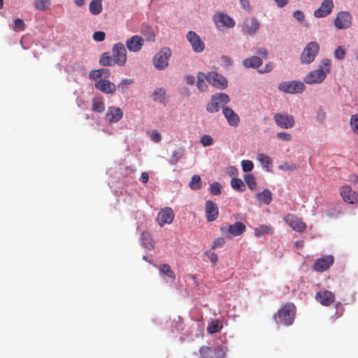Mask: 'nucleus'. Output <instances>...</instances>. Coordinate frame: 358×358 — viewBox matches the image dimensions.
<instances>
[{
  "instance_id": "obj_42",
  "label": "nucleus",
  "mask_w": 358,
  "mask_h": 358,
  "mask_svg": "<svg viewBox=\"0 0 358 358\" xmlns=\"http://www.w3.org/2000/svg\"><path fill=\"white\" fill-rule=\"evenodd\" d=\"M92 110L94 112L101 113L105 110V103L99 99H94L92 101Z\"/></svg>"
},
{
  "instance_id": "obj_27",
  "label": "nucleus",
  "mask_w": 358,
  "mask_h": 358,
  "mask_svg": "<svg viewBox=\"0 0 358 358\" xmlns=\"http://www.w3.org/2000/svg\"><path fill=\"white\" fill-rule=\"evenodd\" d=\"M256 198L258 201L268 205L272 201V193L269 189H265L262 192H257Z\"/></svg>"
},
{
  "instance_id": "obj_32",
  "label": "nucleus",
  "mask_w": 358,
  "mask_h": 358,
  "mask_svg": "<svg viewBox=\"0 0 358 358\" xmlns=\"http://www.w3.org/2000/svg\"><path fill=\"white\" fill-rule=\"evenodd\" d=\"M205 80H207L206 75L202 72L198 73L196 87L200 92H205L207 90L208 85Z\"/></svg>"
},
{
  "instance_id": "obj_11",
  "label": "nucleus",
  "mask_w": 358,
  "mask_h": 358,
  "mask_svg": "<svg viewBox=\"0 0 358 358\" xmlns=\"http://www.w3.org/2000/svg\"><path fill=\"white\" fill-rule=\"evenodd\" d=\"M334 262L332 255H324L315 261L313 268L318 272H324L329 269Z\"/></svg>"
},
{
  "instance_id": "obj_29",
  "label": "nucleus",
  "mask_w": 358,
  "mask_h": 358,
  "mask_svg": "<svg viewBox=\"0 0 358 358\" xmlns=\"http://www.w3.org/2000/svg\"><path fill=\"white\" fill-rule=\"evenodd\" d=\"M159 274L162 276H166L171 281L176 278L175 273L171 270L170 266L167 264H162L158 266Z\"/></svg>"
},
{
  "instance_id": "obj_56",
  "label": "nucleus",
  "mask_w": 358,
  "mask_h": 358,
  "mask_svg": "<svg viewBox=\"0 0 358 358\" xmlns=\"http://www.w3.org/2000/svg\"><path fill=\"white\" fill-rule=\"evenodd\" d=\"M277 136L280 139L287 141H290L292 138L291 135L286 132H280L277 134Z\"/></svg>"
},
{
  "instance_id": "obj_4",
  "label": "nucleus",
  "mask_w": 358,
  "mask_h": 358,
  "mask_svg": "<svg viewBox=\"0 0 358 358\" xmlns=\"http://www.w3.org/2000/svg\"><path fill=\"white\" fill-rule=\"evenodd\" d=\"M320 50V45L315 41L308 43L300 56V59L303 64H310L315 59Z\"/></svg>"
},
{
  "instance_id": "obj_51",
  "label": "nucleus",
  "mask_w": 358,
  "mask_h": 358,
  "mask_svg": "<svg viewBox=\"0 0 358 358\" xmlns=\"http://www.w3.org/2000/svg\"><path fill=\"white\" fill-rule=\"evenodd\" d=\"M34 7L38 10H43L50 7V1H34Z\"/></svg>"
},
{
  "instance_id": "obj_13",
  "label": "nucleus",
  "mask_w": 358,
  "mask_h": 358,
  "mask_svg": "<svg viewBox=\"0 0 358 358\" xmlns=\"http://www.w3.org/2000/svg\"><path fill=\"white\" fill-rule=\"evenodd\" d=\"M206 77L207 81L217 88L224 89L227 86V81L226 78L217 72H209L206 74Z\"/></svg>"
},
{
  "instance_id": "obj_26",
  "label": "nucleus",
  "mask_w": 358,
  "mask_h": 358,
  "mask_svg": "<svg viewBox=\"0 0 358 358\" xmlns=\"http://www.w3.org/2000/svg\"><path fill=\"white\" fill-rule=\"evenodd\" d=\"M333 7V1H323L321 6L315 11L314 15L316 17L327 16L331 13Z\"/></svg>"
},
{
  "instance_id": "obj_49",
  "label": "nucleus",
  "mask_w": 358,
  "mask_h": 358,
  "mask_svg": "<svg viewBox=\"0 0 358 358\" xmlns=\"http://www.w3.org/2000/svg\"><path fill=\"white\" fill-rule=\"evenodd\" d=\"M210 192L213 195H219L221 193V185L217 182H215L213 184L210 185L209 188Z\"/></svg>"
},
{
  "instance_id": "obj_18",
  "label": "nucleus",
  "mask_w": 358,
  "mask_h": 358,
  "mask_svg": "<svg viewBox=\"0 0 358 358\" xmlns=\"http://www.w3.org/2000/svg\"><path fill=\"white\" fill-rule=\"evenodd\" d=\"M260 24L255 18H247L243 23L241 30L242 31L248 35H254L259 29Z\"/></svg>"
},
{
  "instance_id": "obj_33",
  "label": "nucleus",
  "mask_w": 358,
  "mask_h": 358,
  "mask_svg": "<svg viewBox=\"0 0 358 358\" xmlns=\"http://www.w3.org/2000/svg\"><path fill=\"white\" fill-rule=\"evenodd\" d=\"M223 327L222 322L220 320L212 321L207 327V331L210 334L219 332Z\"/></svg>"
},
{
  "instance_id": "obj_41",
  "label": "nucleus",
  "mask_w": 358,
  "mask_h": 358,
  "mask_svg": "<svg viewBox=\"0 0 358 358\" xmlns=\"http://www.w3.org/2000/svg\"><path fill=\"white\" fill-rule=\"evenodd\" d=\"M89 8L92 15H98L102 11L101 1H90Z\"/></svg>"
},
{
  "instance_id": "obj_8",
  "label": "nucleus",
  "mask_w": 358,
  "mask_h": 358,
  "mask_svg": "<svg viewBox=\"0 0 358 358\" xmlns=\"http://www.w3.org/2000/svg\"><path fill=\"white\" fill-rule=\"evenodd\" d=\"M213 20L215 25L220 30L225 28H232L235 26L234 20L227 14L222 13L215 14Z\"/></svg>"
},
{
  "instance_id": "obj_20",
  "label": "nucleus",
  "mask_w": 358,
  "mask_h": 358,
  "mask_svg": "<svg viewBox=\"0 0 358 358\" xmlns=\"http://www.w3.org/2000/svg\"><path fill=\"white\" fill-rule=\"evenodd\" d=\"M123 117V111L121 108L115 106L108 108L105 119L109 123H116Z\"/></svg>"
},
{
  "instance_id": "obj_64",
  "label": "nucleus",
  "mask_w": 358,
  "mask_h": 358,
  "mask_svg": "<svg viewBox=\"0 0 358 358\" xmlns=\"http://www.w3.org/2000/svg\"><path fill=\"white\" fill-rule=\"evenodd\" d=\"M186 82L187 83H188L189 85H193L194 83V77L192 76H188L186 77Z\"/></svg>"
},
{
  "instance_id": "obj_25",
  "label": "nucleus",
  "mask_w": 358,
  "mask_h": 358,
  "mask_svg": "<svg viewBox=\"0 0 358 358\" xmlns=\"http://www.w3.org/2000/svg\"><path fill=\"white\" fill-rule=\"evenodd\" d=\"M144 40L141 36H133L126 41V45L129 51L138 52L143 45Z\"/></svg>"
},
{
  "instance_id": "obj_12",
  "label": "nucleus",
  "mask_w": 358,
  "mask_h": 358,
  "mask_svg": "<svg viewBox=\"0 0 358 358\" xmlns=\"http://www.w3.org/2000/svg\"><path fill=\"white\" fill-rule=\"evenodd\" d=\"M334 24L339 29L349 28L352 24V16L350 13L345 11L339 12L334 20Z\"/></svg>"
},
{
  "instance_id": "obj_43",
  "label": "nucleus",
  "mask_w": 358,
  "mask_h": 358,
  "mask_svg": "<svg viewBox=\"0 0 358 358\" xmlns=\"http://www.w3.org/2000/svg\"><path fill=\"white\" fill-rule=\"evenodd\" d=\"M346 54V50L344 46H338L334 51V57L338 60L344 59Z\"/></svg>"
},
{
  "instance_id": "obj_6",
  "label": "nucleus",
  "mask_w": 358,
  "mask_h": 358,
  "mask_svg": "<svg viewBox=\"0 0 358 358\" xmlns=\"http://www.w3.org/2000/svg\"><path fill=\"white\" fill-rule=\"evenodd\" d=\"M246 230L245 225L241 222H236L228 227H222L220 231L226 238H230L232 236H239Z\"/></svg>"
},
{
  "instance_id": "obj_50",
  "label": "nucleus",
  "mask_w": 358,
  "mask_h": 358,
  "mask_svg": "<svg viewBox=\"0 0 358 358\" xmlns=\"http://www.w3.org/2000/svg\"><path fill=\"white\" fill-rule=\"evenodd\" d=\"M278 169L282 171H293L297 169V166L295 164L285 162L279 165Z\"/></svg>"
},
{
  "instance_id": "obj_1",
  "label": "nucleus",
  "mask_w": 358,
  "mask_h": 358,
  "mask_svg": "<svg viewBox=\"0 0 358 358\" xmlns=\"http://www.w3.org/2000/svg\"><path fill=\"white\" fill-rule=\"evenodd\" d=\"M296 306L292 303H287L274 315L277 322L283 324L285 326H290L294 321L296 316Z\"/></svg>"
},
{
  "instance_id": "obj_44",
  "label": "nucleus",
  "mask_w": 358,
  "mask_h": 358,
  "mask_svg": "<svg viewBox=\"0 0 358 358\" xmlns=\"http://www.w3.org/2000/svg\"><path fill=\"white\" fill-rule=\"evenodd\" d=\"M350 124L353 132L358 134V114L352 115L351 116Z\"/></svg>"
},
{
  "instance_id": "obj_46",
  "label": "nucleus",
  "mask_w": 358,
  "mask_h": 358,
  "mask_svg": "<svg viewBox=\"0 0 358 358\" xmlns=\"http://www.w3.org/2000/svg\"><path fill=\"white\" fill-rule=\"evenodd\" d=\"M134 83V80L132 79H123L121 83L117 85V89L119 91H120L122 93L125 92L127 90V86L132 84Z\"/></svg>"
},
{
  "instance_id": "obj_52",
  "label": "nucleus",
  "mask_w": 358,
  "mask_h": 358,
  "mask_svg": "<svg viewBox=\"0 0 358 358\" xmlns=\"http://www.w3.org/2000/svg\"><path fill=\"white\" fill-rule=\"evenodd\" d=\"M331 62L329 59H324L322 62V66L320 69H322L326 72V75L331 71Z\"/></svg>"
},
{
  "instance_id": "obj_54",
  "label": "nucleus",
  "mask_w": 358,
  "mask_h": 358,
  "mask_svg": "<svg viewBox=\"0 0 358 358\" xmlns=\"http://www.w3.org/2000/svg\"><path fill=\"white\" fill-rule=\"evenodd\" d=\"M225 244V240L223 237H218L215 238L213 241V244L212 245V249H215L217 248H221Z\"/></svg>"
},
{
  "instance_id": "obj_17",
  "label": "nucleus",
  "mask_w": 358,
  "mask_h": 358,
  "mask_svg": "<svg viewBox=\"0 0 358 358\" xmlns=\"http://www.w3.org/2000/svg\"><path fill=\"white\" fill-rule=\"evenodd\" d=\"M273 120L275 124L282 129L292 128L294 124V117L289 115L276 113L273 117Z\"/></svg>"
},
{
  "instance_id": "obj_2",
  "label": "nucleus",
  "mask_w": 358,
  "mask_h": 358,
  "mask_svg": "<svg viewBox=\"0 0 358 358\" xmlns=\"http://www.w3.org/2000/svg\"><path fill=\"white\" fill-rule=\"evenodd\" d=\"M229 101V96L225 93L215 94L211 96L210 102L206 106V110L210 113L218 112L220 108H224V106Z\"/></svg>"
},
{
  "instance_id": "obj_28",
  "label": "nucleus",
  "mask_w": 358,
  "mask_h": 358,
  "mask_svg": "<svg viewBox=\"0 0 358 358\" xmlns=\"http://www.w3.org/2000/svg\"><path fill=\"white\" fill-rule=\"evenodd\" d=\"M243 64L245 68L258 69L262 64V59L259 57L252 56L244 59Z\"/></svg>"
},
{
  "instance_id": "obj_57",
  "label": "nucleus",
  "mask_w": 358,
  "mask_h": 358,
  "mask_svg": "<svg viewBox=\"0 0 358 358\" xmlns=\"http://www.w3.org/2000/svg\"><path fill=\"white\" fill-rule=\"evenodd\" d=\"M150 137L155 142H159L161 140V135L157 131H152Z\"/></svg>"
},
{
  "instance_id": "obj_21",
  "label": "nucleus",
  "mask_w": 358,
  "mask_h": 358,
  "mask_svg": "<svg viewBox=\"0 0 358 358\" xmlns=\"http://www.w3.org/2000/svg\"><path fill=\"white\" fill-rule=\"evenodd\" d=\"M173 220L174 213L171 208H165L158 213L157 220L160 227L171 224Z\"/></svg>"
},
{
  "instance_id": "obj_61",
  "label": "nucleus",
  "mask_w": 358,
  "mask_h": 358,
  "mask_svg": "<svg viewBox=\"0 0 358 358\" xmlns=\"http://www.w3.org/2000/svg\"><path fill=\"white\" fill-rule=\"evenodd\" d=\"M256 53L262 56L264 59H266L267 57V51L265 48L258 49Z\"/></svg>"
},
{
  "instance_id": "obj_3",
  "label": "nucleus",
  "mask_w": 358,
  "mask_h": 358,
  "mask_svg": "<svg viewBox=\"0 0 358 358\" xmlns=\"http://www.w3.org/2000/svg\"><path fill=\"white\" fill-rule=\"evenodd\" d=\"M171 55L169 48H162L153 57L152 64L157 70H164L169 66V59Z\"/></svg>"
},
{
  "instance_id": "obj_53",
  "label": "nucleus",
  "mask_w": 358,
  "mask_h": 358,
  "mask_svg": "<svg viewBox=\"0 0 358 358\" xmlns=\"http://www.w3.org/2000/svg\"><path fill=\"white\" fill-rule=\"evenodd\" d=\"M201 143L203 146H210L213 143V138L209 135H203L201 138Z\"/></svg>"
},
{
  "instance_id": "obj_23",
  "label": "nucleus",
  "mask_w": 358,
  "mask_h": 358,
  "mask_svg": "<svg viewBox=\"0 0 358 358\" xmlns=\"http://www.w3.org/2000/svg\"><path fill=\"white\" fill-rule=\"evenodd\" d=\"M95 87L105 94H113L117 90L116 85L106 79H100L94 84Z\"/></svg>"
},
{
  "instance_id": "obj_30",
  "label": "nucleus",
  "mask_w": 358,
  "mask_h": 358,
  "mask_svg": "<svg viewBox=\"0 0 358 358\" xmlns=\"http://www.w3.org/2000/svg\"><path fill=\"white\" fill-rule=\"evenodd\" d=\"M141 243L143 246L147 250H152L154 249L155 245L153 243V240L150 234L148 231H143L141 233Z\"/></svg>"
},
{
  "instance_id": "obj_34",
  "label": "nucleus",
  "mask_w": 358,
  "mask_h": 358,
  "mask_svg": "<svg viewBox=\"0 0 358 358\" xmlns=\"http://www.w3.org/2000/svg\"><path fill=\"white\" fill-rule=\"evenodd\" d=\"M257 159L264 168H266L267 171L269 170V166L272 164V160L269 157L265 154L259 153L257 155Z\"/></svg>"
},
{
  "instance_id": "obj_39",
  "label": "nucleus",
  "mask_w": 358,
  "mask_h": 358,
  "mask_svg": "<svg viewBox=\"0 0 358 358\" xmlns=\"http://www.w3.org/2000/svg\"><path fill=\"white\" fill-rule=\"evenodd\" d=\"M183 155L184 150L182 148L178 149L177 150L173 152L169 159L170 164L173 165L176 164L178 162V161L182 158Z\"/></svg>"
},
{
  "instance_id": "obj_15",
  "label": "nucleus",
  "mask_w": 358,
  "mask_h": 358,
  "mask_svg": "<svg viewBox=\"0 0 358 358\" xmlns=\"http://www.w3.org/2000/svg\"><path fill=\"white\" fill-rule=\"evenodd\" d=\"M284 220L292 229L298 232H302L306 228V224L292 214L286 215L284 217Z\"/></svg>"
},
{
  "instance_id": "obj_9",
  "label": "nucleus",
  "mask_w": 358,
  "mask_h": 358,
  "mask_svg": "<svg viewBox=\"0 0 358 358\" xmlns=\"http://www.w3.org/2000/svg\"><path fill=\"white\" fill-rule=\"evenodd\" d=\"M112 52L116 64L121 66H124L127 62V50L124 44L122 43L115 44Z\"/></svg>"
},
{
  "instance_id": "obj_16",
  "label": "nucleus",
  "mask_w": 358,
  "mask_h": 358,
  "mask_svg": "<svg viewBox=\"0 0 358 358\" xmlns=\"http://www.w3.org/2000/svg\"><path fill=\"white\" fill-rule=\"evenodd\" d=\"M186 37L194 52H201L204 50V43L201 39L200 36L194 31H189L187 34Z\"/></svg>"
},
{
  "instance_id": "obj_47",
  "label": "nucleus",
  "mask_w": 358,
  "mask_h": 358,
  "mask_svg": "<svg viewBox=\"0 0 358 358\" xmlns=\"http://www.w3.org/2000/svg\"><path fill=\"white\" fill-rule=\"evenodd\" d=\"M25 24L22 19L17 18L14 20V25L13 27V29L15 31H20L24 30Z\"/></svg>"
},
{
  "instance_id": "obj_14",
  "label": "nucleus",
  "mask_w": 358,
  "mask_h": 358,
  "mask_svg": "<svg viewBox=\"0 0 358 358\" xmlns=\"http://www.w3.org/2000/svg\"><path fill=\"white\" fill-rule=\"evenodd\" d=\"M340 194L346 203L354 204L358 203V192L352 191L349 185H345L340 189Z\"/></svg>"
},
{
  "instance_id": "obj_36",
  "label": "nucleus",
  "mask_w": 358,
  "mask_h": 358,
  "mask_svg": "<svg viewBox=\"0 0 358 358\" xmlns=\"http://www.w3.org/2000/svg\"><path fill=\"white\" fill-rule=\"evenodd\" d=\"M99 63L101 65L105 66H113L116 64V62H115L113 56H110L108 52H105L102 55L101 57L99 59Z\"/></svg>"
},
{
  "instance_id": "obj_38",
  "label": "nucleus",
  "mask_w": 358,
  "mask_h": 358,
  "mask_svg": "<svg viewBox=\"0 0 358 358\" xmlns=\"http://www.w3.org/2000/svg\"><path fill=\"white\" fill-rule=\"evenodd\" d=\"M231 187L239 192H244L246 189L245 185L243 180L238 178H232L231 180Z\"/></svg>"
},
{
  "instance_id": "obj_60",
  "label": "nucleus",
  "mask_w": 358,
  "mask_h": 358,
  "mask_svg": "<svg viewBox=\"0 0 358 358\" xmlns=\"http://www.w3.org/2000/svg\"><path fill=\"white\" fill-rule=\"evenodd\" d=\"M273 69V65L271 64H268L265 66L264 69H259V72L261 73L270 72Z\"/></svg>"
},
{
  "instance_id": "obj_35",
  "label": "nucleus",
  "mask_w": 358,
  "mask_h": 358,
  "mask_svg": "<svg viewBox=\"0 0 358 358\" xmlns=\"http://www.w3.org/2000/svg\"><path fill=\"white\" fill-rule=\"evenodd\" d=\"M153 100L159 103H164L166 96V92L164 88H158L153 92Z\"/></svg>"
},
{
  "instance_id": "obj_19",
  "label": "nucleus",
  "mask_w": 358,
  "mask_h": 358,
  "mask_svg": "<svg viewBox=\"0 0 358 358\" xmlns=\"http://www.w3.org/2000/svg\"><path fill=\"white\" fill-rule=\"evenodd\" d=\"M315 298L324 306H329L335 302L334 294L326 289L317 292Z\"/></svg>"
},
{
  "instance_id": "obj_40",
  "label": "nucleus",
  "mask_w": 358,
  "mask_h": 358,
  "mask_svg": "<svg viewBox=\"0 0 358 358\" xmlns=\"http://www.w3.org/2000/svg\"><path fill=\"white\" fill-rule=\"evenodd\" d=\"M202 185L201 177L198 175H194L189 182V187L193 190L200 189Z\"/></svg>"
},
{
  "instance_id": "obj_62",
  "label": "nucleus",
  "mask_w": 358,
  "mask_h": 358,
  "mask_svg": "<svg viewBox=\"0 0 358 358\" xmlns=\"http://www.w3.org/2000/svg\"><path fill=\"white\" fill-rule=\"evenodd\" d=\"M209 259L210 261L213 263V264L215 265L217 262L218 257L215 253L213 252L209 255Z\"/></svg>"
},
{
  "instance_id": "obj_24",
  "label": "nucleus",
  "mask_w": 358,
  "mask_h": 358,
  "mask_svg": "<svg viewBox=\"0 0 358 358\" xmlns=\"http://www.w3.org/2000/svg\"><path fill=\"white\" fill-rule=\"evenodd\" d=\"M222 114L227 119L228 124L231 127H237L240 122V117L230 107L222 109Z\"/></svg>"
},
{
  "instance_id": "obj_58",
  "label": "nucleus",
  "mask_w": 358,
  "mask_h": 358,
  "mask_svg": "<svg viewBox=\"0 0 358 358\" xmlns=\"http://www.w3.org/2000/svg\"><path fill=\"white\" fill-rule=\"evenodd\" d=\"M294 17L300 22H302L304 20V15L300 10H296L294 13Z\"/></svg>"
},
{
  "instance_id": "obj_48",
  "label": "nucleus",
  "mask_w": 358,
  "mask_h": 358,
  "mask_svg": "<svg viewBox=\"0 0 358 358\" xmlns=\"http://www.w3.org/2000/svg\"><path fill=\"white\" fill-rule=\"evenodd\" d=\"M242 169L244 172H250L254 168L253 162L250 160H243L241 162Z\"/></svg>"
},
{
  "instance_id": "obj_10",
  "label": "nucleus",
  "mask_w": 358,
  "mask_h": 358,
  "mask_svg": "<svg viewBox=\"0 0 358 358\" xmlns=\"http://www.w3.org/2000/svg\"><path fill=\"white\" fill-rule=\"evenodd\" d=\"M326 78V72H324V70L316 69L310 71L305 76L303 81L308 85L320 84L325 80Z\"/></svg>"
},
{
  "instance_id": "obj_22",
  "label": "nucleus",
  "mask_w": 358,
  "mask_h": 358,
  "mask_svg": "<svg viewBox=\"0 0 358 358\" xmlns=\"http://www.w3.org/2000/svg\"><path fill=\"white\" fill-rule=\"evenodd\" d=\"M205 213L208 222L215 221L219 215V210L217 204L213 201H207L205 206Z\"/></svg>"
},
{
  "instance_id": "obj_37",
  "label": "nucleus",
  "mask_w": 358,
  "mask_h": 358,
  "mask_svg": "<svg viewBox=\"0 0 358 358\" xmlns=\"http://www.w3.org/2000/svg\"><path fill=\"white\" fill-rule=\"evenodd\" d=\"M244 180L247 184L248 187H249V189H250L252 191L257 189V185L256 182V178L254 176V175L250 173L246 174L244 176Z\"/></svg>"
},
{
  "instance_id": "obj_7",
  "label": "nucleus",
  "mask_w": 358,
  "mask_h": 358,
  "mask_svg": "<svg viewBox=\"0 0 358 358\" xmlns=\"http://www.w3.org/2000/svg\"><path fill=\"white\" fill-rule=\"evenodd\" d=\"M278 90L288 94L301 93L305 90V85L300 81L293 80L282 82L278 85Z\"/></svg>"
},
{
  "instance_id": "obj_55",
  "label": "nucleus",
  "mask_w": 358,
  "mask_h": 358,
  "mask_svg": "<svg viewBox=\"0 0 358 358\" xmlns=\"http://www.w3.org/2000/svg\"><path fill=\"white\" fill-rule=\"evenodd\" d=\"M106 34L103 31H98L93 34V39L98 42H101L105 39Z\"/></svg>"
},
{
  "instance_id": "obj_31",
  "label": "nucleus",
  "mask_w": 358,
  "mask_h": 358,
  "mask_svg": "<svg viewBox=\"0 0 358 358\" xmlns=\"http://www.w3.org/2000/svg\"><path fill=\"white\" fill-rule=\"evenodd\" d=\"M273 233V228L270 225H260L254 230L255 236L260 237L264 235H269Z\"/></svg>"
},
{
  "instance_id": "obj_5",
  "label": "nucleus",
  "mask_w": 358,
  "mask_h": 358,
  "mask_svg": "<svg viewBox=\"0 0 358 358\" xmlns=\"http://www.w3.org/2000/svg\"><path fill=\"white\" fill-rule=\"evenodd\" d=\"M202 358H224L227 349L223 346H202L199 350Z\"/></svg>"
},
{
  "instance_id": "obj_59",
  "label": "nucleus",
  "mask_w": 358,
  "mask_h": 358,
  "mask_svg": "<svg viewBox=\"0 0 358 358\" xmlns=\"http://www.w3.org/2000/svg\"><path fill=\"white\" fill-rule=\"evenodd\" d=\"M140 180L141 181L143 182V183H147L148 180H149V175L148 173L146 172H143L141 175V178H140Z\"/></svg>"
},
{
  "instance_id": "obj_63",
  "label": "nucleus",
  "mask_w": 358,
  "mask_h": 358,
  "mask_svg": "<svg viewBox=\"0 0 358 358\" xmlns=\"http://www.w3.org/2000/svg\"><path fill=\"white\" fill-rule=\"evenodd\" d=\"M242 7L247 11H250L251 10V7L250 5V1H241Z\"/></svg>"
},
{
  "instance_id": "obj_45",
  "label": "nucleus",
  "mask_w": 358,
  "mask_h": 358,
  "mask_svg": "<svg viewBox=\"0 0 358 358\" xmlns=\"http://www.w3.org/2000/svg\"><path fill=\"white\" fill-rule=\"evenodd\" d=\"M89 77L91 80L97 81L100 79H102L103 77V70H93L90 72Z\"/></svg>"
}]
</instances>
